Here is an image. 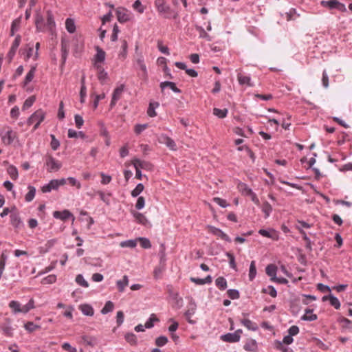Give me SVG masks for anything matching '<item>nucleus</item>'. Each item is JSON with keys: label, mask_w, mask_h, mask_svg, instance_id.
<instances>
[{"label": "nucleus", "mask_w": 352, "mask_h": 352, "mask_svg": "<svg viewBox=\"0 0 352 352\" xmlns=\"http://www.w3.org/2000/svg\"><path fill=\"white\" fill-rule=\"evenodd\" d=\"M155 6L159 14L165 19H176L178 16L177 12L166 5L165 0H155Z\"/></svg>", "instance_id": "f257e3e1"}, {"label": "nucleus", "mask_w": 352, "mask_h": 352, "mask_svg": "<svg viewBox=\"0 0 352 352\" xmlns=\"http://www.w3.org/2000/svg\"><path fill=\"white\" fill-rule=\"evenodd\" d=\"M320 4L322 6L328 8L331 10L337 9L341 12L346 11L345 6L337 0L322 1Z\"/></svg>", "instance_id": "f03ea898"}, {"label": "nucleus", "mask_w": 352, "mask_h": 352, "mask_svg": "<svg viewBox=\"0 0 352 352\" xmlns=\"http://www.w3.org/2000/svg\"><path fill=\"white\" fill-rule=\"evenodd\" d=\"M45 164L49 172L58 171L62 166L61 162L54 158L52 155L46 157Z\"/></svg>", "instance_id": "7ed1b4c3"}, {"label": "nucleus", "mask_w": 352, "mask_h": 352, "mask_svg": "<svg viewBox=\"0 0 352 352\" xmlns=\"http://www.w3.org/2000/svg\"><path fill=\"white\" fill-rule=\"evenodd\" d=\"M45 117V113L42 109L36 111L28 119L27 123L28 125H32L34 123H41Z\"/></svg>", "instance_id": "20e7f679"}, {"label": "nucleus", "mask_w": 352, "mask_h": 352, "mask_svg": "<svg viewBox=\"0 0 352 352\" xmlns=\"http://www.w3.org/2000/svg\"><path fill=\"white\" fill-rule=\"evenodd\" d=\"M0 135L2 142L5 145L11 144L14 140V139L16 138V132L13 131L11 129H9L6 131H1Z\"/></svg>", "instance_id": "39448f33"}, {"label": "nucleus", "mask_w": 352, "mask_h": 352, "mask_svg": "<svg viewBox=\"0 0 352 352\" xmlns=\"http://www.w3.org/2000/svg\"><path fill=\"white\" fill-rule=\"evenodd\" d=\"M242 333L241 329H238L234 333H228L221 336V339L228 342H236L240 340Z\"/></svg>", "instance_id": "423d86ee"}, {"label": "nucleus", "mask_w": 352, "mask_h": 352, "mask_svg": "<svg viewBox=\"0 0 352 352\" xmlns=\"http://www.w3.org/2000/svg\"><path fill=\"white\" fill-rule=\"evenodd\" d=\"M116 15L119 22L125 23L131 19V12L126 9L120 7L116 10Z\"/></svg>", "instance_id": "0eeeda50"}, {"label": "nucleus", "mask_w": 352, "mask_h": 352, "mask_svg": "<svg viewBox=\"0 0 352 352\" xmlns=\"http://www.w3.org/2000/svg\"><path fill=\"white\" fill-rule=\"evenodd\" d=\"M96 54L94 56V67H96L97 65H101V63H103L105 60V52L97 46L96 47Z\"/></svg>", "instance_id": "6e6552de"}, {"label": "nucleus", "mask_w": 352, "mask_h": 352, "mask_svg": "<svg viewBox=\"0 0 352 352\" xmlns=\"http://www.w3.org/2000/svg\"><path fill=\"white\" fill-rule=\"evenodd\" d=\"M53 217L56 219H60L62 221H66L70 217L74 220V217L73 214L67 210H64L63 211H54L53 212Z\"/></svg>", "instance_id": "1a4fd4ad"}, {"label": "nucleus", "mask_w": 352, "mask_h": 352, "mask_svg": "<svg viewBox=\"0 0 352 352\" xmlns=\"http://www.w3.org/2000/svg\"><path fill=\"white\" fill-rule=\"evenodd\" d=\"M132 163L135 169H138V168L140 170L141 168L146 169V170L151 169V164L146 161L141 160L136 158L132 161Z\"/></svg>", "instance_id": "9d476101"}, {"label": "nucleus", "mask_w": 352, "mask_h": 352, "mask_svg": "<svg viewBox=\"0 0 352 352\" xmlns=\"http://www.w3.org/2000/svg\"><path fill=\"white\" fill-rule=\"evenodd\" d=\"M58 188L57 179H52L41 188V190L43 193H46L51 192L52 190H57Z\"/></svg>", "instance_id": "9b49d317"}, {"label": "nucleus", "mask_w": 352, "mask_h": 352, "mask_svg": "<svg viewBox=\"0 0 352 352\" xmlns=\"http://www.w3.org/2000/svg\"><path fill=\"white\" fill-rule=\"evenodd\" d=\"M258 234L263 236H265L273 240L278 239V234L274 230H267L265 229H261L258 230Z\"/></svg>", "instance_id": "f8f14e48"}, {"label": "nucleus", "mask_w": 352, "mask_h": 352, "mask_svg": "<svg viewBox=\"0 0 352 352\" xmlns=\"http://www.w3.org/2000/svg\"><path fill=\"white\" fill-rule=\"evenodd\" d=\"M327 299L329 300L330 305L335 309H338L340 307V302L338 298L333 295L324 296L322 297V300L325 301Z\"/></svg>", "instance_id": "ddd939ff"}, {"label": "nucleus", "mask_w": 352, "mask_h": 352, "mask_svg": "<svg viewBox=\"0 0 352 352\" xmlns=\"http://www.w3.org/2000/svg\"><path fill=\"white\" fill-rule=\"evenodd\" d=\"M46 26L50 32H53L56 26V23L54 19V16L50 10L47 12V21Z\"/></svg>", "instance_id": "4468645a"}, {"label": "nucleus", "mask_w": 352, "mask_h": 352, "mask_svg": "<svg viewBox=\"0 0 352 352\" xmlns=\"http://www.w3.org/2000/svg\"><path fill=\"white\" fill-rule=\"evenodd\" d=\"M160 86L162 91H163L166 87H169L175 93H178V94L181 93V90L176 87L175 83L173 82H170V81L162 82L160 83Z\"/></svg>", "instance_id": "2eb2a0df"}, {"label": "nucleus", "mask_w": 352, "mask_h": 352, "mask_svg": "<svg viewBox=\"0 0 352 352\" xmlns=\"http://www.w3.org/2000/svg\"><path fill=\"white\" fill-rule=\"evenodd\" d=\"M209 228L212 234L221 237L222 239L226 241H230V239L229 238V236L226 233H224L221 230L214 226H209Z\"/></svg>", "instance_id": "dca6fc26"}, {"label": "nucleus", "mask_w": 352, "mask_h": 352, "mask_svg": "<svg viewBox=\"0 0 352 352\" xmlns=\"http://www.w3.org/2000/svg\"><path fill=\"white\" fill-rule=\"evenodd\" d=\"M239 83L241 85H248L249 87H253L254 85L251 82V78L249 76H244L242 74L237 75Z\"/></svg>", "instance_id": "f3484780"}, {"label": "nucleus", "mask_w": 352, "mask_h": 352, "mask_svg": "<svg viewBox=\"0 0 352 352\" xmlns=\"http://www.w3.org/2000/svg\"><path fill=\"white\" fill-rule=\"evenodd\" d=\"M96 69L98 70V78L102 84H104L108 78V74L102 67V65H97Z\"/></svg>", "instance_id": "a211bd4d"}, {"label": "nucleus", "mask_w": 352, "mask_h": 352, "mask_svg": "<svg viewBox=\"0 0 352 352\" xmlns=\"http://www.w3.org/2000/svg\"><path fill=\"white\" fill-rule=\"evenodd\" d=\"M136 63H137V65H138L139 68L142 72V78L144 79H146L147 76H148V74H147V69H146V65L144 64V62L143 57L142 56H140L139 58H138L136 60Z\"/></svg>", "instance_id": "6ab92c4d"}, {"label": "nucleus", "mask_w": 352, "mask_h": 352, "mask_svg": "<svg viewBox=\"0 0 352 352\" xmlns=\"http://www.w3.org/2000/svg\"><path fill=\"white\" fill-rule=\"evenodd\" d=\"M79 309L85 316H92L94 314L93 307L88 304H82L79 306Z\"/></svg>", "instance_id": "aec40b11"}, {"label": "nucleus", "mask_w": 352, "mask_h": 352, "mask_svg": "<svg viewBox=\"0 0 352 352\" xmlns=\"http://www.w3.org/2000/svg\"><path fill=\"white\" fill-rule=\"evenodd\" d=\"M11 224L16 228H19L22 225L21 219L18 213H12L10 214Z\"/></svg>", "instance_id": "412c9836"}, {"label": "nucleus", "mask_w": 352, "mask_h": 352, "mask_svg": "<svg viewBox=\"0 0 352 352\" xmlns=\"http://www.w3.org/2000/svg\"><path fill=\"white\" fill-rule=\"evenodd\" d=\"M128 285L129 278L126 275H124L122 280H118L116 282V285L120 292H123L124 291L125 287H126Z\"/></svg>", "instance_id": "4be33fe9"}, {"label": "nucleus", "mask_w": 352, "mask_h": 352, "mask_svg": "<svg viewBox=\"0 0 352 352\" xmlns=\"http://www.w3.org/2000/svg\"><path fill=\"white\" fill-rule=\"evenodd\" d=\"M162 142L165 144L167 146V147H168L170 149L173 151L176 150V144L173 139L166 135L162 136Z\"/></svg>", "instance_id": "5701e85b"}, {"label": "nucleus", "mask_w": 352, "mask_h": 352, "mask_svg": "<svg viewBox=\"0 0 352 352\" xmlns=\"http://www.w3.org/2000/svg\"><path fill=\"white\" fill-rule=\"evenodd\" d=\"M301 319L302 320L314 321L317 319V316L313 314L312 309H307L305 314L302 316Z\"/></svg>", "instance_id": "b1692460"}, {"label": "nucleus", "mask_w": 352, "mask_h": 352, "mask_svg": "<svg viewBox=\"0 0 352 352\" xmlns=\"http://www.w3.org/2000/svg\"><path fill=\"white\" fill-rule=\"evenodd\" d=\"M215 285L220 290H225L227 288V280L223 276H219L215 280Z\"/></svg>", "instance_id": "393cba45"}, {"label": "nucleus", "mask_w": 352, "mask_h": 352, "mask_svg": "<svg viewBox=\"0 0 352 352\" xmlns=\"http://www.w3.org/2000/svg\"><path fill=\"white\" fill-rule=\"evenodd\" d=\"M65 28L69 33H74L76 31V25L74 19L67 18L65 21Z\"/></svg>", "instance_id": "a878e982"}, {"label": "nucleus", "mask_w": 352, "mask_h": 352, "mask_svg": "<svg viewBox=\"0 0 352 352\" xmlns=\"http://www.w3.org/2000/svg\"><path fill=\"white\" fill-rule=\"evenodd\" d=\"M190 307L185 312V316L190 323H193L192 320H190V317L195 314L196 310V304L192 302L190 305Z\"/></svg>", "instance_id": "bb28decb"}, {"label": "nucleus", "mask_w": 352, "mask_h": 352, "mask_svg": "<svg viewBox=\"0 0 352 352\" xmlns=\"http://www.w3.org/2000/svg\"><path fill=\"white\" fill-rule=\"evenodd\" d=\"M133 217H135L136 221L138 223H140L142 225H146L148 223V220L146 217L142 213L135 212H133Z\"/></svg>", "instance_id": "cd10ccee"}, {"label": "nucleus", "mask_w": 352, "mask_h": 352, "mask_svg": "<svg viewBox=\"0 0 352 352\" xmlns=\"http://www.w3.org/2000/svg\"><path fill=\"white\" fill-rule=\"evenodd\" d=\"M277 267L272 264L268 265L265 268L266 274L272 278L273 280H275L276 275Z\"/></svg>", "instance_id": "c85d7f7f"}, {"label": "nucleus", "mask_w": 352, "mask_h": 352, "mask_svg": "<svg viewBox=\"0 0 352 352\" xmlns=\"http://www.w3.org/2000/svg\"><path fill=\"white\" fill-rule=\"evenodd\" d=\"M237 188L239 189V190L243 195H249L250 193H252V190L251 188H250L247 184L243 183V182H239L238 184V186H237Z\"/></svg>", "instance_id": "c756f323"}, {"label": "nucleus", "mask_w": 352, "mask_h": 352, "mask_svg": "<svg viewBox=\"0 0 352 352\" xmlns=\"http://www.w3.org/2000/svg\"><path fill=\"white\" fill-rule=\"evenodd\" d=\"M159 107V103L155 102H150L148 110H147V114L148 116L153 118L157 116V113L155 112V109Z\"/></svg>", "instance_id": "7c9ffc66"}, {"label": "nucleus", "mask_w": 352, "mask_h": 352, "mask_svg": "<svg viewBox=\"0 0 352 352\" xmlns=\"http://www.w3.org/2000/svg\"><path fill=\"white\" fill-rule=\"evenodd\" d=\"M28 192L25 195V199L27 202H30L34 198L36 194V188L34 186H28Z\"/></svg>", "instance_id": "2f4dec72"}, {"label": "nucleus", "mask_w": 352, "mask_h": 352, "mask_svg": "<svg viewBox=\"0 0 352 352\" xmlns=\"http://www.w3.org/2000/svg\"><path fill=\"white\" fill-rule=\"evenodd\" d=\"M300 233L302 235V239L306 242V248L309 251H312V247H311V241L310 239L307 236L306 232L303 230V229L299 228Z\"/></svg>", "instance_id": "473e14b6"}, {"label": "nucleus", "mask_w": 352, "mask_h": 352, "mask_svg": "<svg viewBox=\"0 0 352 352\" xmlns=\"http://www.w3.org/2000/svg\"><path fill=\"white\" fill-rule=\"evenodd\" d=\"M96 194L99 195L100 199L104 202L107 205L110 204V199L109 197L111 196V193L109 192L105 194L104 192L101 190H98L96 192Z\"/></svg>", "instance_id": "72a5a7b5"}, {"label": "nucleus", "mask_w": 352, "mask_h": 352, "mask_svg": "<svg viewBox=\"0 0 352 352\" xmlns=\"http://www.w3.org/2000/svg\"><path fill=\"white\" fill-rule=\"evenodd\" d=\"M68 137L69 138H77L78 137L84 138L85 137V135L82 131L78 132L74 129H69L68 130Z\"/></svg>", "instance_id": "f704fd0d"}, {"label": "nucleus", "mask_w": 352, "mask_h": 352, "mask_svg": "<svg viewBox=\"0 0 352 352\" xmlns=\"http://www.w3.org/2000/svg\"><path fill=\"white\" fill-rule=\"evenodd\" d=\"M256 275V263L254 261H252L250 263V270H249V279L250 280H253Z\"/></svg>", "instance_id": "c9c22d12"}, {"label": "nucleus", "mask_w": 352, "mask_h": 352, "mask_svg": "<svg viewBox=\"0 0 352 352\" xmlns=\"http://www.w3.org/2000/svg\"><path fill=\"white\" fill-rule=\"evenodd\" d=\"M241 322L250 330L256 331L257 329L256 324L249 319H243Z\"/></svg>", "instance_id": "e433bc0d"}, {"label": "nucleus", "mask_w": 352, "mask_h": 352, "mask_svg": "<svg viewBox=\"0 0 352 352\" xmlns=\"http://www.w3.org/2000/svg\"><path fill=\"white\" fill-rule=\"evenodd\" d=\"M9 307L14 314L21 313V304L18 301L12 300L9 303Z\"/></svg>", "instance_id": "4c0bfd02"}, {"label": "nucleus", "mask_w": 352, "mask_h": 352, "mask_svg": "<svg viewBox=\"0 0 352 352\" xmlns=\"http://www.w3.org/2000/svg\"><path fill=\"white\" fill-rule=\"evenodd\" d=\"M123 91H124V85H121L120 87H118L117 88H116L114 89L113 95H112V98H114V100H118L120 98Z\"/></svg>", "instance_id": "58836bf2"}, {"label": "nucleus", "mask_w": 352, "mask_h": 352, "mask_svg": "<svg viewBox=\"0 0 352 352\" xmlns=\"http://www.w3.org/2000/svg\"><path fill=\"white\" fill-rule=\"evenodd\" d=\"M226 255L229 258L230 267L233 269L235 271H237V267H236V265L235 263V258H234V255L229 252H227L226 253Z\"/></svg>", "instance_id": "ea45409f"}, {"label": "nucleus", "mask_w": 352, "mask_h": 352, "mask_svg": "<svg viewBox=\"0 0 352 352\" xmlns=\"http://www.w3.org/2000/svg\"><path fill=\"white\" fill-rule=\"evenodd\" d=\"M113 303L111 301L109 300L105 303L104 307L102 309L101 313L102 314H107L109 312H111L113 309Z\"/></svg>", "instance_id": "a19ab883"}, {"label": "nucleus", "mask_w": 352, "mask_h": 352, "mask_svg": "<svg viewBox=\"0 0 352 352\" xmlns=\"http://www.w3.org/2000/svg\"><path fill=\"white\" fill-rule=\"evenodd\" d=\"M21 20L20 19H16L14 20L11 25V30H10V36H14L15 32L18 31L19 26H20Z\"/></svg>", "instance_id": "79ce46f5"}, {"label": "nucleus", "mask_w": 352, "mask_h": 352, "mask_svg": "<svg viewBox=\"0 0 352 352\" xmlns=\"http://www.w3.org/2000/svg\"><path fill=\"white\" fill-rule=\"evenodd\" d=\"M137 245V241L136 240H126L122 241L120 243V246L122 248H133Z\"/></svg>", "instance_id": "37998d69"}, {"label": "nucleus", "mask_w": 352, "mask_h": 352, "mask_svg": "<svg viewBox=\"0 0 352 352\" xmlns=\"http://www.w3.org/2000/svg\"><path fill=\"white\" fill-rule=\"evenodd\" d=\"M61 52L63 64H64L66 61L67 56L68 55V48L67 44L63 41H62L61 42Z\"/></svg>", "instance_id": "c03bdc74"}, {"label": "nucleus", "mask_w": 352, "mask_h": 352, "mask_svg": "<svg viewBox=\"0 0 352 352\" xmlns=\"http://www.w3.org/2000/svg\"><path fill=\"white\" fill-rule=\"evenodd\" d=\"M228 110L226 109H220L214 108L213 109V114L219 118H223L227 116Z\"/></svg>", "instance_id": "a18cd8bd"}, {"label": "nucleus", "mask_w": 352, "mask_h": 352, "mask_svg": "<svg viewBox=\"0 0 352 352\" xmlns=\"http://www.w3.org/2000/svg\"><path fill=\"white\" fill-rule=\"evenodd\" d=\"M8 173L12 179L16 180L17 179L18 170L15 166L12 165L10 166L8 168Z\"/></svg>", "instance_id": "49530a36"}, {"label": "nucleus", "mask_w": 352, "mask_h": 352, "mask_svg": "<svg viewBox=\"0 0 352 352\" xmlns=\"http://www.w3.org/2000/svg\"><path fill=\"white\" fill-rule=\"evenodd\" d=\"M144 185L141 183L138 184L136 187L131 191V196L133 197H138L143 190Z\"/></svg>", "instance_id": "de8ad7c7"}, {"label": "nucleus", "mask_w": 352, "mask_h": 352, "mask_svg": "<svg viewBox=\"0 0 352 352\" xmlns=\"http://www.w3.org/2000/svg\"><path fill=\"white\" fill-rule=\"evenodd\" d=\"M76 282L79 285L84 287H88L89 283L84 278L82 274H78L76 277Z\"/></svg>", "instance_id": "09e8293b"}, {"label": "nucleus", "mask_w": 352, "mask_h": 352, "mask_svg": "<svg viewBox=\"0 0 352 352\" xmlns=\"http://www.w3.org/2000/svg\"><path fill=\"white\" fill-rule=\"evenodd\" d=\"M35 71H36V67H32L30 69V70L28 72V73L26 74V76L25 78V85L28 84L29 82H30L32 80V79L34 76Z\"/></svg>", "instance_id": "8fccbe9b"}, {"label": "nucleus", "mask_w": 352, "mask_h": 352, "mask_svg": "<svg viewBox=\"0 0 352 352\" xmlns=\"http://www.w3.org/2000/svg\"><path fill=\"white\" fill-rule=\"evenodd\" d=\"M262 211L265 213V217L267 218L272 211V207L268 202H265L262 206Z\"/></svg>", "instance_id": "3c124183"}, {"label": "nucleus", "mask_w": 352, "mask_h": 352, "mask_svg": "<svg viewBox=\"0 0 352 352\" xmlns=\"http://www.w3.org/2000/svg\"><path fill=\"white\" fill-rule=\"evenodd\" d=\"M158 319L156 318L155 314H151L150 318L148 319V320L145 323V328L150 329L152 328L154 325L153 322L155 321H157Z\"/></svg>", "instance_id": "603ef678"}, {"label": "nucleus", "mask_w": 352, "mask_h": 352, "mask_svg": "<svg viewBox=\"0 0 352 352\" xmlns=\"http://www.w3.org/2000/svg\"><path fill=\"white\" fill-rule=\"evenodd\" d=\"M227 294L229 298L232 300L238 299L240 296L239 292L234 289H228Z\"/></svg>", "instance_id": "864d4df0"}, {"label": "nucleus", "mask_w": 352, "mask_h": 352, "mask_svg": "<svg viewBox=\"0 0 352 352\" xmlns=\"http://www.w3.org/2000/svg\"><path fill=\"white\" fill-rule=\"evenodd\" d=\"M21 36L19 34L16 35L14 38V41H13V43L12 44L10 50H12V51L16 52V50L21 43Z\"/></svg>", "instance_id": "5fc2aeb1"}, {"label": "nucleus", "mask_w": 352, "mask_h": 352, "mask_svg": "<svg viewBox=\"0 0 352 352\" xmlns=\"http://www.w3.org/2000/svg\"><path fill=\"white\" fill-rule=\"evenodd\" d=\"M127 47H128L127 42L125 40L122 41V45H121L122 51L120 52V53L119 54V56L120 57H122L123 58H126V54H127Z\"/></svg>", "instance_id": "6e6d98bb"}, {"label": "nucleus", "mask_w": 352, "mask_h": 352, "mask_svg": "<svg viewBox=\"0 0 352 352\" xmlns=\"http://www.w3.org/2000/svg\"><path fill=\"white\" fill-rule=\"evenodd\" d=\"M51 140V147L54 151H56L60 146V142L56 138L55 135L53 134L50 135Z\"/></svg>", "instance_id": "4d7b16f0"}, {"label": "nucleus", "mask_w": 352, "mask_h": 352, "mask_svg": "<svg viewBox=\"0 0 352 352\" xmlns=\"http://www.w3.org/2000/svg\"><path fill=\"white\" fill-rule=\"evenodd\" d=\"M126 340L131 344H135L137 342L136 336L133 333H128L125 335Z\"/></svg>", "instance_id": "13d9d810"}, {"label": "nucleus", "mask_w": 352, "mask_h": 352, "mask_svg": "<svg viewBox=\"0 0 352 352\" xmlns=\"http://www.w3.org/2000/svg\"><path fill=\"white\" fill-rule=\"evenodd\" d=\"M138 240L140 242V245L143 248H150L151 247V243L149 239L144 238V237H140L138 238Z\"/></svg>", "instance_id": "bf43d9fd"}, {"label": "nucleus", "mask_w": 352, "mask_h": 352, "mask_svg": "<svg viewBox=\"0 0 352 352\" xmlns=\"http://www.w3.org/2000/svg\"><path fill=\"white\" fill-rule=\"evenodd\" d=\"M34 101H35V98L34 96H31V97H29L28 98H27L23 103V110H25V109L30 108V107H32V105L33 104Z\"/></svg>", "instance_id": "052dcab7"}, {"label": "nucleus", "mask_w": 352, "mask_h": 352, "mask_svg": "<svg viewBox=\"0 0 352 352\" xmlns=\"http://www.w3.org/2000/svg\"><path fill=\"white\" fill-rule=\"evenodd\" d=\"M263 293H268L272 297L275 298L277 296V292L274 287L270 285L267 289H263Z\"/></svg>", "instance_id": "680f3d73"}, {"label": "nucleus", "mask_w": 352, "mask_h": 352, "mask_svg": "<svg viewBox=\"0 0 352 352\" xmlns=\"http://www.w3.org/2000/svg\"><path fill=\"white\" fill-rule=\"evenodd\" d=\"M25 328L26 330H28L30 332H32L40 328L39 326L34 324L32 322H28L25 324Z\"/></svg>", "instance_id": "e2e57ef3"}, {"label": "nucleus", "mask_w": 352, "mask_h": 352, "mask_svg": "<svg viewBox=\"0 0 352 352\" xmlns=\"http://www.w3.org/2000/svg\"><path fill=\"white\" fill-rule=\"evenodd\" d=\"M168 342V338L166 336H160L155 340V344L158 346L165 345Z\"/></svg>", "instance_id": "0e129e2a"}, {"label": "nucleus", "mask_w": 352, "mask_h": 352, "mask_svg": "<svg viewBox=\"0 0 352 352\" xmlns=\"http://www.w3.org/2000/svg\"><path fill=\"white\" fill-rule=\"evenodd\" d=\"M148 127L147 124H136L134 128V131L137 135L140 134L143 131H144Z\"/></svg>", "instance_id": "69168bd1"}, {"label": "nucleus", "mask_w": 352, "mask_h": 352, "mask_svg": "<svg viewBox=\"0 0 352 352\" xmlns=\"http://www.w3.org/2000/svg\"><path fill=\"white\" fill-rule=\"evenodd\" d=\"M133 8L138 10V12L140 13H143L144 12V7L142 6V3L140 0H136L133 5Z\"/></svg>", "instance_id": "338daca9"}, {"label": "nucleus", "mask_w": 352, "mask_h": 352, "mask_svg": "<svg viewBox=\"0 0 352 352\" xmlns=\"http://www.w3.org/2000/svg\"><path fill=\"white\" fill-rule=\"evenodd\" d=\"M145 206V199L143 197H139L138 198V200H137V202H136V204H135V208L137 210H141Z\"/></svg>", "instance_id": "774afa93"}]
</instances>
